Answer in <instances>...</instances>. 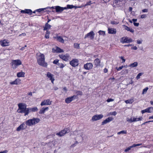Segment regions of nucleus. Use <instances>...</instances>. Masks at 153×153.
Masks as SVG:
<instances>
[{
    "instance_id": "4",
    "label": "nucleus",
    "mask_w": 153,
    "mask_h": 153,
    "mask_svg": "<svg viewBox=\"0 0 153 153\" xmlns=\"http://www.w3.org/2000/svg\"><path fill=\"white\" fill-rule=\"evenodd\" d=\"M22 62L19 59L12 60L11 65L13 69L16 68L17 67L22 64Z\"/></svg>"
},
{
    "instance_id": "9",
    "label": "nucleus",
    "mask_w": 153,
    "mask_h": 153,
    "mask_svg": "<svg viewBox=\"0 0 153 153\" xmlns=\"http://www.w3.org/2000/svg\"><path fill=\"white\" fill-rule=\"evenodd\" d=\"M78 60L76 59H74L70 62V64L73 67H76L78 65Z\"/></svg>"
},
{
    "instance_id": "30",
    "label": "nucleus",
    "mask_w": 153,
    "mask_h": 153,
    "mask_svg": "<svg viewBox=\"0 0 153 153\" xmlns=\"http://www.w3.org/2000/svg\"><path fill=\"white\" fill-rule=\"evenodd\" d=\"M25 73L23 72H18L17 74V76L19 77H24L25 76Z\"/></svg>"
},
{
    "instance_id": "52",
    "label": "nucleus",
    "mask_w": 153,
    "mask_h": 153,
    "mask_svg": "<svg viewBox=\"0 0 153 153\" xmlns=\"http://www.w3.org/2000/svg\"><path fill=\"white\" fill-rule=\"evenodd\" d=\"M114 100V99L111 98L108 99L106 101L108 102H110L113 101Z\"/></svg>"
},
{
    "instance_id": "32",
    "label": "nucleus",
    "mask_w": 153,
    "mask_h": 153,
    "mask_svg": "<svg viewBox=\"0 0 153 153\" xmlns=\"http://www.w3.org/2000/svg\"><path fill=\"white\" fill-rule=\"evenodd\" d=\"M148 113H151L153 112V107H149L147 108Z\"/></svg>"
},
{
    "instance_id": "57",
    "label": "nucleus",
    "mask_w": 153,
    "mask_h": 153,
    "mask_svg": "<svg viewBox=\"0 0 153 153\" xmlns=\"http://www.w3.org/2000/svg\"><path fill=\"white\" fill-rule=\"evenodd\" d=\"M143 13L147 12H148V10L147 9H144L142 10Z\"/></svg>"
},
{
    "instance_id": "21",
    "label": "nucleus",
    "mask_w": 153,
    "mask_h": 153,
    "mask_svg": "<svg viewBox=\"0 0 153 153\" xmlns=\"http://www.w3.org/2000/svg\"><path fill=\"white\" fill-rule=\"evenodd\" d=\"M21 83V80L19 79H16L15 81L10 82L11 85H19Z\"/></svg>"
},
{
    "instance_id": "5",
    "label": "nucleus",
    "mask_w": 153,
    "mask_h": 153,
    "mask_svg": "<svg viewBox=\"0 0 153 153\" xmlns=\"http://www.w3.org/2000/svg\"><path fill=\"white\" fill-rule=\"evenodd\" d=\"M142 119L143 118L142 117H140L138 118L133 117H131L130 119H129L128 117L127 118V120L128 122L131 123L139 121H141L142 120Z\"/></svg>"
},
{
    "instance_id": "1",
    "label": "nucleus",
    "mask_w": 153,
    "mask_h": 153,
    "mask_svg": "<svg viewBox=\"0 0 153 153\" xmlns=\"http://www.w3.org/2000/svg\"><path fill=\"white\" fill-rule=\"evenodd\" d=\"M18 109L17 111L18 113H24L25 116L28 115V108H27V105L25 104L19 103L18 104Z\"/></svg>"
},
{
    "instance_id": "60",
    "label": "nucleus",
    "mask_w": 153,
    "mask_h": 153,
    "mask_svg": "<svg viewBox=\"0 0 153 153\" xmlns=\"http://www.w3.org/2000/svg\"><path fill=\"white\" fill-rule=\"evenodd\" d=\"M131 49L134 50H137V48L136 46H134Z\"/></svg>"
},
{
    "instance_id": "46",
    "label": "nucleus",
    "mask_w": 153,
    "mask_h": 153,
    "mask_svg": "<svg viewBox=\"0 0 153 153\" xmlns=\"http://www.w3.org/2000/svg\"><path fill=\"white\" fill-rule=\"evenodd\" d=\"M67 8H69V9H71V8H74V6L73 5H69V4L67 5Z\"/></svg>"
},
{
    "instance_id": "54",
    "label": "nucleus",
    "mask_w": 153,
    "mask_h": 153,
    "mask_svg": "<svg viewBox=\"0 0 153 153\" xmlns=\"http://www.w3.org/2000/svg\"><path fill=\"white\" fill-rule=\"evenodd\" d=\"M123 73L124 74H128V69H126L125 70H123Z\"/></svg>"
},
{
    "instance_id": "2",
    "label": "nucleus",
    "mask_w": 153,
    "mask_h": 153,
    "mask_svg": "<svg viewBox=\"0 0 153 153\" xmlns=\"http://www.w3.org/2000/svg\"><path fill=\"white\" fill-rule=\"evenodd\" d=\"M38 64L40 65L46 67L47 66V63L45 62V57L44 54L40 53L37 57Z\"/></svg>"
},
{
    "instance_id": "26",
    "label": "nucleus",
    "mask_w": 153,
    "mask_h": 153,
    "mask_svg": "<svg viewBox=\"0 0 153 153\" xmlns=\"http://www.w3.org/2000/svg\"><path fill=\"white\" fill-rule=\"evenodd\" d=\"M122 39H124L123 42V43H128L129 42H131L133 41L132 39L130 38H124H124H122Z\"/></svg>"
},
{
    "instance_id": "27",
    "label": "nucleus",
    "mask_w": 153,
    "mask_h": 153,
    "mask_svg": "<svg viewBox=\"0 0 153 153\" xmlns=\"http://www.w3.org/2000/svg\"><path fill=\"white\" fill-rule=\"evenodd\" d=\"M48 108L47 107L45 108H42L39 112V113L40 114H43L44 113L45 111H48Z\"/></svg>"
},
{
    "instance_id": "58",
    "label": "nucleus",
    "mask_w": 153,
    "mask_h": 153,
    "mask_svg": "<svg viewBox=\"0 0 153 153\" xmlns=\"http://www.w3.org/2000/svg\"><path fill=\"white\" fill-rule=\"evenodd\" d=\"M134 25L135 26H138L139 25L138 23L134 22L133 23Z\"/></svg>"
},
{
    "instance_id": "56",
    "label": "nucleus",
    "mask_w": 153,
    "mask_h": 153,
    "mask_svg": "<svg viewBox=\"0 0 153 153\" xmlns=\"http://www.w3.org/2000/svg\"><path fill=\"white\" fill-rule=\"evenodd\" d=\"M120 58L122 60L123 62L122 63L124 62L125 61V59L123 58V56L120 57Z\"/></svg>"
},
{
    "instance_id": "34",
    "label": "nucleus",
    "mask_w": 153,
    "mask_h": 153,
    "mask_svg": "<svg viewBox=\"0 0 153 153\" xmlns=\"http://www.w3.org/2000/svg\"><path fill=\"white\" fill-rule=\"evenodd\" d=\"M75 94H76V98H77V96L78 95H82V91H76Z\"/></svg>"
},
{
    "instance_id": "43",
    "label": "nucleus",
    "mask_w": 153,
    "mask_h": 153,
    "mask_svg": "<svg viewBox=\"0 0 153 153\" xmlns=\"http://www.w3.org/2000/svg\"><path fill=\"white\" fill-rule=\"evenodd\" d=\"M46 9V8H40L36 10L37 12H40L42 11H43L44 10Z\"/></svg>"
},
{
    "instance_id": "3",
    "label": "nucleus",
    "mask_w": 153,
    "mask_h": 153,
    "mask_svg": "<svg viewBox=\"0 0 153 153\" xmlns=\"http://www.w3.org/2000/svg\"><path fill=\"white\" fill-rule=\"evenodd\" d=\"M40 121L39 119L33 117L32 119H29L26 121L25 123L27 126H31L35 125L36 124L39 123Z\"/></svg>"
},
{
    "instance_id": "51",
    "label": "nucleus",
    "mask_w": 153,
    "mask_h": 153,
    "mask_svg": "<svg viewBox=\"0 0 153 153\" xmlns=\"http://www.w3.org/2000/svg\"><path fill=\"white\" fill-rule=\"evenodd\" d=\"M141 112L142 114H143V113H144L145 112L148 113L147 108L144 110H142L141 111Z\"/></svg>"
},
{
    "instance_id": "28",
    "label": "nucleus",
    "mask_w": 153,
    "mask_h": 153,
    "mask_svg": "<svg viewBox=\"0 0 153 153\" xmlns=\"http://www.w3.org/2000/svg\"><path fill=\"white\" fill-rule=\"evenodd\" d=\"M138 63L137 62H135L129 65L128 67L132 68L136 67Z\"/></svg>"
},
{
    "instance_id": "42",
    "label": "nucleus",
    "mask_w": 153,
    "mask_h": 153,
    "mask_svg": "<svg viewBox=\"0 0 153 153\" xmlns=\"http://www.w3.org/2000/svg\"><path fill=\"white\" fill-rule=\"evenodd\" d=\"M106 119L107 120L108 122L109 123L113 120V118L112 117H109L107 118Z\"/></svg>"
},
{
    "instance_id": "17",
    "label": "nucleus",
    "mask_w": 153,
    "mask_h": 153,
    "mask_svg": "<svg viewBox=\"0 0 153 153\" xmlns=\"http://www.w3.org/2000/svg\"><path fill=\"white\" fill-rule=\"evenodd\" d=\"M52 50L53 52L57 53L63 52V50L57 47H56L55 48H53Z\"/></svg>"
},
{
    "instance_id": "12",
    "label": "nucleus",
    "mask_w": 153,
    "mask_h": 153,
    "mask_svg": "<svg viewBox=\"0 0 153 153\" xmlns=\"http://www.w3.org/2000/svg\"><path fill=\"white\" fill-rule=\"evenodd\" d=\"M52 101H51L50 100L48 99L45 100L41 102L40 105L41 106L45 105H50L51 104Z\"/></svg>"
},
{
    "instance_id": "62",
    "label": "nucleus",
    "mask_w": 153,
    "mask_h": 153,
    "mask_svg": "<svg viewBox=\"0 0 153 153\" xmlns=\"http://www.w3.org/2000/svg\"><path fill=\"white\" fill-rule=\"evenodd\" d=\"M118 23V22H111V24H117Z\"/></svg>"
},
{
    "instance_id": "16",
    "label": "nucleus",
    "mask_w": 153,
    "mask_h": 153,
    "mask_svg": "<svg viewBox=\"0 0 153 153\" xmlns=\"http://www.w3.org/2000/svg\"><path fill=\"white\" fill-rule=\"evenodd\" d=\"M66 9V7H61L59 6H56V12H61L64 10Z\"/></svg>"
},
{
    "instance_id": "64",
    "label": "nucleus",
    "mask_w": 153,
    "mask_h": 153,
    "mask_svg": "<svg viewBox=\"0 0 153 153\" xmlns=\"http://www.w3.org/2000/svg\"><path fill=\"white\" fill-rule=\"evenodd\" d=\"M45 37L47 39L48 38H49V35L46 34L45 35Z\"/></svg>"
},
{
    "instance_id": "40",
    "label": "nucleus",
    "mask_w": 153,
    "mask_h": 153,
    "mask_svg": "<svg viewBox=\"0 0 153 153\" xmlns=\"http://www.w3.org/2000/svg\"><path fill=\"white\" fill-rule=\"evenodd\" d=\"M108 123L109 122H108L107 120L106 119L102 122V125H103Z\"/></svg>"
},
{
    "instance_id": "48",
    "label": "nucleus",
    "mask_w": 153,
    "mask_h": 153,
    "mask_svg": "<svg viewBox=\"0 0 153 153\" xmlns=\"http://www.w3.org/2000/svg\"><path fill=\"white\" fill-rule=\"evenodd\" d=\"M142 145L141 143V144H134L132 146L133 147H134L137 146H141Z\"/></svg>"
},
{
    "instance_id": "45",
    "label": "nucleus",
    "mask_w": 153,
    "mask_h": 153,
    "mask_svg": "<svg viewBox=\"0 0 153 153\" xmlns=\"http://www.w3.org/2000/svg\"><path fill=\"white\" fill-rule=\"evenodd\" d=\"M58 65L61 68H63L65 66L62 63H59Z\"/></svg>"
},
{
    "instance_id": "20",
    "label": "nucleus",
    "mask_w": 153,
    "mask_h": 153,
    "mask_svg": "<svg viewBox=\"0 0 153 153\" xmlns=\"http://www.w3.org/2000/svg\"><path fill=\"white\" fill-rule=\"evenodd\" d=\"M100 60L98 58L95 59L94 61V64L97 67L100 65Z\"/></svg>"
},
{
    "instance_id": "15",
    "label": "nucleus",
    "mask_w": 153,
    "mask_h": 153,
    "mask_svg": "<svg viewBox=\"0 0 153 153\" xmlns=\"http://www.w3.org/2000/svg\"><path fill=\"white\" fill-rule=\"evenodd\" d=\"M9 41L7 40H4L2 41H1V44L3 47L9 46Z\"/></svg>"
},
{
    "instance_id": "33",
    "label": "nucleus",
    "mask_w": 153,
    "mask_h": 153,
    "mask_svg": "<svg viewBox=\"0 0 153 153\" xmlns=\"http://www.w3.org/2000/svg\"><path fill=\"white\" fill-rule=\"evenodd\" d=\"M127 132L126 130H122L120 132H118L117 134L118 135L122 134H126Z\"/></svg>"
},
{
    "instance_id": "6",
    "label": "nucleus",
    "mask_w": 153,
    "mask_h": 153,
    "mask_svg": "<svg viewBox=\"0 0 153 153\" xmlns=\"http://www.w3.org/2000/svg\"><path fill=\"white\" fill-rule=\"evenodd\" d=\"M95 35L93 31H92L85 35L84 39L88 38L91 40H93L94 38Z\"/></svg>"
},
{
    "instance_id": "55",
    "label": "nucleus",
    "mask_w": 153,
    "mask_h": 153,
    "mask_svg": "<svg viewBox=\"0 0 153 153\" xmlns=\"http://www.w3.org/2000/svg\"><path fill=\"white\" fill-rule=\"evenodd\" d=\"M117 112L116 111H114L111 112V115L115 116L117 114Z\"/></svg>"
},
{
    "instance_id": "11",
    "label": "nucleus",
    "mask_w": 153,
    "mask_h": 153,
    "mask_svg": "<svg viewBox=\"0 0 153 153\" xmlns=\"http://www.w3.org/2000/svg\"><path fill=\"white\" fill-rule=\"evenodd\" d=\"M76 99V96L74 95L70 97H68L65 99V102L67 103H69L72 101Z\"/></svg>"
},
{
    "instance_id": "63",
    "label": "nucleus",
    "mask_w": 153,
    "mask_h": 153,
    "mask_svg": "<svg viewBox=\"0 0 153 153\" xmlns=\"http://www.w3.org/2000/svg\"><path fill=\"white\" fill-rule=\"evenodd\" d=\"M8 152L7 150H5L2 152H1V153H7Z\"/></svg>"
},
{
    "instance_id": "50",
    "label": "nucleus",
    "mask_w": 153,
    "mask_h": 153,
    "mask_svg": "<svg viewBox=\"0 0 153 153\" xmlns=\"http://www.w3.org/2000/svg\"><path fill=\"white\" fill-rule=\"evenodd\" d=\"M92 3H91V1H89V2H87L85 5V7L87 5H90Z\"/></svg>"
},
{
    "instance_id": "35",
    "label": "nucleus",
    "mask_w": 153,
    "mask_h": 153,
    "mask_svg": "<svg viewBox=\"0 0 153 153\" xmlns=\"http://www.w3.org/2000/svg\"><path fill=\"white\" fill-rule=\"evenodd\" d=\"M74 47L75 48L79 49V44L77 43H74Z\"/></svg>"
},
{
    "instance_id": "44",
    "label": "nucleus",
    "mask_w": 153,
    "mask_h": 153,
    "mask_svg": "<svg viewBox=\"0 0 153 153\" xmlns=\"http://www.w3.org/2000/svg\"><path fill=\"white\" fill-rule=\"evenodd\" d=\"M59 60L57 59H55L53 61V63L54 64H55L58 65V64H59Z\"/></svg>"
},
{
    "instance_id": "49",
    "label": "nucleus",
    "mask_w": 153,
    "mask_h": 153,
    "mask_svg": "<svg viewBox=\"0 0 153 153\" xmlns=\"http://www.w3.org/2000/svg\"><path fill=\"white\" fill-rule=\"evenodd\" d=\"M78 131H75L73 132V134L74 135H76L78 134Z\"/></svg>"
},
{
    "instance_id": "8",
    "label": "nucleus",
    "mask_w": 153,
    "mask_h": 153,
    "mask_svg": "<svg viewBox=\"0 0 153 153\" xmlns=\"http://www.w3.org/2000/svg\"><path fill=\"white\" fill-rule=\"evenodd\" d=\"M103 117V115L102 114L95 115L92 117L91 120L93 121H96L100 120Z\"/></svg>"
},
{
    "instance_id": "38",
    "label": "nucleus",
    "mask_w": 153,
    "mask_h": 153,
    "mask_svg": "<svg viewBox=\"0 0 153 153\" xmlns=\"http://www.w3.org/2000/svg\"><path fill=\"white\" fill-rule=\"evenodd\" d=\"M98 33L100 35L104 36L105 34V31L100 30L98 31Z\"/></svg>"
},
{
    "instance_id": "19",
    "label": "nucleus",
    "mask_w": 153,
    "mask_h": 153,
    "mask_svg": "<svg viewBox=\"0 0 153 153\" xmlns=\"http://www.w3.org/2000/svg\"><path fill=\"white\" fill-rule=\"evenodd\" d=\"M47 76L50 79L51 82L53 83V81L54 80V78H53V75L50 73L48 72L47 73Z\"/></svg>"
},
{
    "instance_id": "13",
    "label": "nucleus",
    "mask_w": 153,
    "mask_h": 153,
    "mask_svg": "<svg viewBox=\"0 0 153 153\" xmlns=\"http://www.w3.org/2000/svg\"><path fill=\"white\" fill-rule=\"evenodd\" d=\"M67 128H65L64 130H62L61 131L56 133V135L60 137L64 136L66 133H68Z\"/></svg>"
},
{
    "instance_id": "36",
    "label": "nucleus",
    "mask_w": 153,
    "mask_h": 153,
    "mask_svg": "<svg viewBox=\"0 0 153 153\" xmlns=\"http://www.w3.org/2000/svg\"><path fill=\"white\" fill-rule=\"evenodd\" d=\"M143 73H139L137 75L136 78L137 79H138L140 78V76H141L143 74Z\"/></svg>"
},
{
    "instance_id": "18",
    "label": "nucleus",
    "mask_w": 153,
    "mask_h": 153,
    "mask_svg": "<svg viewBox=\"0 0 153 153\" xmlns=\"http://www.w3.org/2000/svg\"><path fill=\"white\" fill-rule=\"evenodd\" d=\"M25 126V123H23L21 124L16 129V130L18 131H19L25 129L24 126Z\"/></svg>"
},
{
    "instance_id": "47",
    "label": "nucleus",
    "mask_w": 153,
    "mask_h": 153,
    "mask_svg": "<svg viewBox=\"0 0 153 153\" xmlns=\"http://www.w3.org/2000/svg\"><path fill=\"white\" fill-rule=\"evenodd\" d=\"M123 67H124V66H122L118 68H117V67L116 68L117 69V71H120L123 68Z\"/></svg>"
},
{
    "instance_id": "22",
    "label": "nucleus",
    "mask_w": 153,
    "mask_h": 153,
    "mask_svg": "<svg viewBox=\"0 0 153 153\" xmlns=\"http://www.w3.org/2000/svg\"><path fill=\"white\" fill-rule=\"evenodd\" d=\"M38 110V108L36 107H35L33 108H28V110L27 111L28 112V114L31 112H34L37 111Z\"/></svg>"
},
{
    "instance_id": "41",
    "label": "nucleus",
    "mask_w": 153,
    "mask_h": 153,
    "mask_svg": "<svg viewBox=\"0 0 153 153\" xmlns=\"http://www.w3.org/2000/svg\"><path fill=\"white\" fill-rule=\"evenodd\" d=\"M106 119L107 120L108 122L109 123L113 120V118L112 117H109L107 118Z\"/></svg>"
},
{
    "instance_id": "25",
    "label": "nucleus",
    "mask_w": 153,
    "mask_h": 153,
    "mask_svg": "<svg viewBox=\"0 0 153 153\" xmlns=\"http://www.w3.org/2000/svg\"><path fill=\"white\" fill-rule=\"evenodd\" d=\"M123 27L125 30H127L128 31H129L132 33L134 32V30L133 29L131 28H130L129 27L125 25H123Z\"/></svg>"
},
{
    "instance_id": "7",
    "label": "nucleus",
    "mask_w": 153,
    "mask_h": 153,
    "mask_svg": "<svg viewBox=\"0 0 153 153\" xmlns=\"http://www.w3.org/2000/svg\"><path fill=\"white\" fill-rule=\"evenodd\" d=\"M59 56L60 58L66 61H67L70 59V56L68 54L65 55H59Z\"/></svg>"
},
{
    "instance_id": "39",
    "label": "nucleus",
    "mask_w": 153,
    "mask_h": 153,
    "mask_svg": "<svg viewBox=\"0 0 153 153\" xmlns=\"http://www.w3.org/2000/svg\"><path fill=\"white\" fill-rule=\"evenodd\" d=\"M133 148L132 146H131L125 150L124 152H127L130 150L131 148Z\"/></svg>"
},
{
    "instance_id": "29",
    "label": "nucleus",
    "mask_w": 153,
    "mask_h": 153,
    "mask_svg": "<svg viewBox=\"0 0 153 153\" xmlns=\"http://www.w3.org/2000/svg\"><path fill=\"white\" fill-rule=\"evenodd\" d=\"M51 26L48 24V23H47L45 25V27H44V30H47V29H49L51 28Z\"/></svg>"
},
{
    "instance_id": "59",
    "label": "nucleus",
    "mask_w": 153,
    "mask_h": 153,
    "mask_svg": "<svg viewBox=\"0 0 153 153\" xmlns=\"http://www.w3.org/2000/svg\"><path fill=\"white\" fill-rule=\"evenodd\" d=\"M108 70L107 68H105L104 69V72L105 73H107L108 72Z\"/></svg>"
},
{
    "instance_id": "61",
    "label": "nucleus",
    "mask_w": 153,
    "mask_h": 153,
    "mask_svg": "<svg viewBox=\"0 0 153 153\" xmlns=\"http://www.w3.org/2000/svg\"><path fill=\"white\" fill-rule=\"evenodd\" d=\"M153 122V120H150V121H147V122H146L143 123L142 125H144V124H145V123H149V122Z\"/></svg>"
},
{
    "instance_id": "23",
    "label": "nucleus",
    "mask_w": 153,
    "mask_h": 153,
    "mask_svg": "<svg viewBox=\"0 0 153 153\" xmlns=\"http://www.w3.org/2000/svg\"><path fill=\"white\" fill-rule=\"evenodd\" d=\"M116 32V31L115 29L112 28L108 29V33L109 34H115Z\"/></svg>"
},
{
    "instance_id": "24",
    "label": "nucleus",
    "mask_w": 153,
    "mask_h": 153,
    "mask_svg": "<svg viewBox=\"0 0 153 153\" xmlns=\"http://www.w3.org/2000/svg\"><path fill=\"white\" fill-rule=\"evenodd\" d=\"M54 38L56 39L59 42L62 43H64V40L60 36H56L55 37H54Z\"/></svg>"
},
{
    "instance_id": "14",
    "label": "nucleus",
    "mask_w": 153,
    "mask_h": 153,
    "mask_svg": "<svg viewBox=\"0 0 153 153\" xmlns=\"http://www.w3.org/2000/svg\"><path fill=\"white\" fill-rule=\"evenodd\" d=\"M21 13H27L29 14L30 15H31L32 14V11L30 9H25L24 10H21Z\"/></svg>"
},
{
    "instance_id": "31",
    "label": "nucleus",
    "mask_w": 153,
    "mask_h": 153,
    "mask_svg": "<svg viewBox=\"0 0 153 153\" xmlns=\"http://www.w3.org/2000/svg\"><path fill=\"white\" fill-rule=\"evenodd\" d=\"M134 100L133 99H130L125 101V102L126 104L128 103H132L134 102Z\"/></svg>"
},
{
    "instance_id": "53",
    "label": "nucleus",
    "mask_w": 153,
    "mask_h": 153,
    "mask_svg": "<svg viewBox=\"0 0 153 153\" xmlns=\"http://www.w3.org/2000/svg\"><path fill=\"white\" fill-rule=\"evenodd\" d=\"M147 17L146 15L145 14L142 15L141 16L140 18L143 19L146 18Z\"/></svg>"
},
{
    "instance_id": "10",
    "label": "nucleus",
    "mask_w": 153,
    "mask_h": 153,
    "mask_svg": "<svg viewBox=\"0 0 153 153\" xmlns=\"http://www.w3.org/2000/svg\"><path fill=\"white\" fill-rule=\"evenodd\" d=\"M93 67V64L91 62H88L84 65V68L87 70H90L92 69Z\"/></svg>"
},
{
    "instance_id": "37",
    "label": "nucleus",
    "mask_w": 153,
    "mask_h": 153,
    "mask_svg": "<svg viewBox=\"0 0 153 153\" xmlns=\"http://www.w3.org/2000/svg\"><path fill=\"white\" fill-rule=\"evenodd\" d=\"M148 89V87H146L143 90L142 94H145Z\"/></svg>"
}]
</instances>
